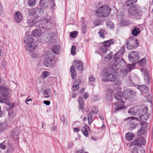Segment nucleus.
Returning <instances> with one entry per match:
<instances>
[{"label":"nucleus","mask_w":153,"mask_h":153,"mask_svg":"<svg viewBox=\"0 0 153 153\" xmlns=\"http://www.w3.org/2000/svg\"><path fill=\"white\" fill-rule=\"evenodd\" d=\"M125 52V48L122 47L120 50L114 56V65L116 66H120L119 68L123 66L125 64V62L122 58L123 54Z\"/></svg>","instance_id":"obj_1"},{"label":"nucleus","mask_w":153,"mask_h":153,"mask_svg":"<svg viewBox=\"0 0 153 153\" xmlns=\"http://www.w3.org/2000/svg\"><path fill=\"white\" fill-rule=\"evenodd\" d=\"M73 65L71 66L70 68V71L71 74V78L74 79L76 77V73L75 69L77 70L83 71V66L82 63L79 60H76L74 61Z\"/></svg>","instance_id":"obj_2"},{"label":"nucleus","mask_w":153,"mask_h":153,"mask_svg":"<svg viewBox=\"0 0 153 153\" xmlns=\"http://www.w3.org/2000/svg\"><path fill=\"white\" fill-rule=\"evenodd\" d=\"M110 13L108 6L105 5L99 8L96 11L95 15L99 17L107 16Z\"/></svg>","instance_id":"obj_3"},{"label":"nucleus","mask_w":153,"mask_h":153,"mask_svg":"<svg viewBox=\"0 0 153 153\" xmlns=\"http://www.w3.org/2000/svg\"><path fill=\"white\" fill-rule=\"evenodd\" d=\"M128 12L130 15L133 16L136 19H140L142 16V12L140 9L136 6L130 7L128 9Z\"/></svg>","instance_id":"obj_4"},{"label":"nucleus","mask_w":153,"mask_h":153,"mask_svg":"<svg viewBox=\"0 0 153 153\" xmlns=\"http://www.w3.org/2000/svg\"><path fill=\"white\" fill-rule=\"evenodd\" d=\"M114 43V41L113 39L104 41L102 42L100 48V51L103 53H105L108 51V48L110 47Z\"/></svg>","instance_id":"obj_5"},{"label":"nucleus","mask_w":153,"mask_h":153,"mask_svg":"<svg viewBox=\"0 0 153 153\" xmlns=\"http://www.w3.org/2000/svg\"><path fill=\"white\" fill-rule=\"evenodd\" d=\"M126 45L129 49H134L139 46L137 40L134 37L129 38L127 41Z\"/></svg>","instance_id":"obj_6"},{"label":"nucleus","mask_w":153,"mask_h":153,"mask_svg":"<svg viewBox=\"0 0 153 153\" xmlns=\"http://www.w3.org/2000/svg\"><path fill=\"white\" fill-rule=\"evenodd\" d=\"M148 108L147 107H144V109L139 108L137 112L140 111L143 112L142 113H141L139 116V119L141 121L145 122L149 118L150 116V114L149 113H147L148 111Z\"/></svg>","instance_id":"obj_7"},{"label":"nucleus","mask_w":153,"mask_h":153,"mask_svg":"<svg viewBox=\"0 0 153 153\" xmlns=\"http://www.w3.org/2000/svg\"><path fill=\"white\" fill-rule=\"evenodd\" d=\"M128 58L131 62H137L139 59V54L136 51H133L128 55Z\"/></svg>","instance_id":"obj_8"},{"label":"nucleus","mask_w":153,"mask_h":153,"mask_svg":"<svg viewBox=\"0 0 153 153\" xmlns=\"http://www.w3.org/2000/svg\"><path fill=\"white\" fill-rule=\"evenodd\" d=\"M135 94L136 92L134 91L131 89H128L123 93V95L124 96L125 100H126L133 97Z\"/></svg>","instance_id":"obj_9"},{"label":"nucleus","mask_w":153,"mask_h":153,"mask_svg":"<svg viewBox=\"0 0 153 153\" xmlns=\"http://www.w3.org/2000/svg\"><path fill=\"white\" fill-rule=\"evenodd\" d=\"M146 143V140L143 137H139L132 142L131 144L132 146H141L144 145Z\"/></svg>","instance_id":"obj_10"},{"label":"nucleus","mask_w":153,"mask_h":153,"mask_svg":"<svg viewBox=\"0 0 153 153\" xmlns=\"http://www.w3.org/2000/svg\"><path fill=\"white\" fill-rule=\"evenodd\" d=\"M116 79V76L115 75L111 74H107L102 79V81L106 82L108 81L114 82Z\"/></svg>","instance_id":"obj_11"},{"label":"nucleus","mask_w":153,"mask_h":153,"mask_svg":"<svg viewBox=\"0 0 153 153\" xmlns=\"http://www.w3.org/2000/svg\"><path fill=\"white\" fill-rule=\"evenodd\" d=\"M140 71L142 72V74L144 76L145 83L146 84H149L150 83V78L148 71L144 68H141Z\"/></svg>","instance_id":"obj_12"},{"label":"nucleus","mask_w":153,"mask_h":153,"mask_svg":"<svg viewBox=\"0 0 153 153\" xmlns=\"http://www.w3.org/2000/svg\"><path fill=\"white\" fill-rule=\"evenodd\" d=\"M23 39L26 45L34 42L35 41V39L27 32L26 33Z\"/></svg>","instance_id":"obj_13"},{"label":"nucleus","mask_w":153,"mask_h":153,"mask_svg":"<svg viewBox=\"0 0 153 153\" xmlns=\"http://www.w3.org/2000/svg\"><path fill=\"white\" fill-rule=\"evenodd\" d=\"M127 119H131L129 122L130 129V130L133 129L135 128L137 126L136 123L134 122V120L138 121L139 119L137 117H128Z\"/></svg>","instance_id":"obj_14"},{"label":"nucleus","mask_w":153,"mask_h":153,"mask_svg":"<svg viewBox=\"0 0 153 153\" xmlns=\"http://www.w3.org/2000/svg\"><path fill=\"white\" fill-rule=\"evenodd\" d=\"M124 100L118 101L114 103L115 106L117 108L114 110V112H116L124 108L125 107L123 106L124 105Z\"/></svg>","instance_id":"obj_15"},{"label":"nucleus","mask_w":153,"mask_h":153,"mask_svg":"<svg viewBox=\"0 0 153 153\" xmlns=\"http://www.w3.org/2000/svg\"><path fill=\"white\" fill-rule=\"evenodd\" d=\"M113 91L112 89H110L107 92L105 100L108 102H111L113 98Z\"/></svg>","instance_id":"obj_16"},{"label":"nucleus","mask_w":153,"mask_h":153,"mask_svg":"<svg viewBox=\"0 0 153 153\" xmlns=\"http://www.w3.org/2000/svg\"><path fill=\"white\" fill-rule=\"evenodd\" d=\"M37 48V46L34 42L27 44L25 46L26 49L29 52L33 51Z\"/></svg>","instance_id":"obj_17"},{"label":"nucleus","mask_w":153,"mask_h":153,"mask_svg":"<svg viewBox=\"0 0 153 153\" xmlns=\"http://www.w3.org/2000/svg\"><path fill=\"white\" fill-rule=\"evenodd\" d=\"M0 94H2L3 97H6L9 95V92L7 88L0 86Z\"/></svg>","instance_id":"obj_18"},{"label":"nucleus","mask_w":153,"mask_h":153,"mask_svg":"<svg viewBox=\"0 0 153 153\" xmlns=\"http://www.w3.org/2000/svg\"><path fill=\"white\" fill-rule=\"evenodd\" d=\"M14 19L17 22H21L22 19V15L19 11H17L14 14Z\"/></svg>","instance_id":"obj_19"},{"label":"nucleus","mask_w":153,"mask_h":153,"mask_svg":"<svg viewBox=\"0 0 153 153\" xmlns=\"http://www.w3.org/2000/svg\"><path fill=\"white\" fill-rule=\"evenodd\" d=\"M114 96L116 99L118 101L125 100L124 96L123 95V93H122L120 91L115 93L114 95Z\"/></svg>","instance_id":"obj_20"},{"label":"nucleus","mask_w":153,"mask_h":153,"mask_svg":"<svg viewBox=\"0 0 153 153\" xmlns=\"http://www.w3.org/2000/svg\"><path fill=\"white\" fill-rule=\"evenodd\" d=\"M53 63L52 60L48 58H45L43 61L44 65L47 67H52Z\"/></svg>","instance_id":"obj_21"},{"label":"nucleus","mask_w":153,"mask_h":153,"mask_svg":"<svg viewBox=\"0 0 153 153\" xmlns=\"http://www.w3.org/2000/svg\"><path fill=\"white\" fill-rule=\"evenodd\" d=\"M49 0H40L39 5L42 8H46L49 5Z\"/></svg>","instance_id":"obj_22"},{"label":"nucleus","mask_w":153,"mask_h":153,"mask_svg":"<svg viewBox=\"0 0 153 153\" xmlns=\"http://www.w3.org/2000/svg\"><path fill=\"white\" fill-rule=\"evenodd\" d=\"M137 88L142 93H146L149 91V88L145 85H138Z\"/></svg>","instance_id":"obj_23"},{"label":"nucleus","mask_w":153,"mask_h":153,"mask_svg":"<svg viewBox=\"0 0 153 153\" xmlns=\"http://www.w3.org/2000/svg\"><path fill=\"white\" fill-rule=\"evenodd\" d=\"M81 83V80L79 79L76 80L74 83V85L72 87V90L75 91L77 90L79 88V85Z\"/></svg>","instance_id":"obj_24"},{"label":"nucleus","mask_w":153,"mask_h":153,"mask_svg":"<svg viewBox=\"0 0 153 153\" xmlns=\"http://www.w3.org/2000/svg\"><path fill=\"white\" fill-rule=\"evenodd\" d=\"M145 150L142 147H134L132 150L133 153H145Z\"/></svg>","instance_id":"obj_25"},{"label":"nucleus","mask_w":153,"mask_h":153,"mask_svg":"<svg viewBox=\"0 0 153 153\" xmlns=\"http://www.w3.org/2000/svg\"><path fill=\"white\" fill-rule=\"evenodd\" d=\"M89 126L86 125H85L82 128L81 131L84 136L87 137L88 135V130H89Z\"/></svg>","instance_id":"obj_26"},{"label":"nucleus","mask_w":153,"mask_h":153,"mask_svg":"<svg viewBox=\"0 0 153 153\" xmlns=\"http://www.w3.org/2000/svg\"><path fill=\"white\" fill-rule=\"evenodd\" d=\"M42 32V30L41 29H36L32 31L31 34L34 37H37L41 34Z\"/></svg>","instance_id":"obj_27"},{"label":"nucleus","mask_w":153,"mask_h":153,"mask_svg":"<svg viewBox=\"0 0 153 153\" xmlns=\"http://www.w3.org/2000/svg\"><path fill=\"white\" fill-rule=\"evenodd\" d=\"M98 34L100 37L102 39H104L107 35L106 31L103 29H100L99 30Z\"/></svg>","instance_id":"obj_28"},{"label":"nucleus","mask_w":153,"mask_h":153,"mask_svg":"<svg viewBox=\"0 0 153 153\" xmlns=\"http://www.w3.org/2000/svg\"><path fill=\"white\" fill-rule=\"evenodd\" d=\"M88 123L89 125H91L94 119V113L93 111H90L88 115Z\"/></svg>","instance_id":"obj_29"},{"label":"nucleus","mask_w":153,"mask_h":153,"mask_svg":"<svg viewBox=\"0 0 153 153\" xmlns=\"http://www.w3.org/2000/svg\"><path fill=\"white\" fill-rule=\"evenodd\" d=\"M140 30L137 27L134 28L132 30V34L133 36H136L140 32Z\"/></svg>","instance_id":"obj_30"},{"label":"nucleus","mask_w":153,"mask_h":153,"mask_svg":"<svg viewBox=\"0 0 153 153\" xmlns=\"http://www.w3.org/2000/svg\"><path fill=\"white\" fill-rule=\"evenodd\" d=\"M4 102L7 104L9 105V101L6 97H4L2 96L0 97V103Z\"/></svg>","instance_id":"obj_31"},{"label":"nucleus","mask_w":153,"mask_h":153,"mask_svg":"<svg viewBox=\"0 0 153 153\" xmlns=\"http://www.w3.org/2000/svg\"><path fill=\"white\" fill-rule=\"evenodd\" d=\"M19 133L18 131H17L16 129L13 130L10 133V136L14 138H16Z\"/></svg>","instance_id":"obj_32"},{"label":"nucleus","mask_w":153,"mask_h":153,"mask_svg":"<svg viewBox=\"0 0 153 153\" xmlns=\"http://www.w3.org/2000/svg\"><path fill=\"white\" fill-rule=\"evenodd\" d=\"M133 137L134 135L132 133H128L126 134V138L127 140H131L133 139Z\"/></svg>","instance_id":"obj_33"},{"label":"nucleus","mask_w":153,"mask_h":153,"mask_svg":"<svg viewBox=\"0 0 153 153\" xmlns=\"http://www.w3.org/2000/svg\"><path fill=\"white\" fill-rule=\"evenodd\" d=\"M49 20L46 19V18L45 17H42L40 18L39 20V22H40L41 24H48L49 23V22H48Z\"/></svg>","instance_id":"obj_34"},{"label":"nucleus","mask_w":153,"mask_h":153,"mask_svg":"<svg viewBox=\"0 0 153 153\" xmlns=\"http://www.w3.org/2000/svg\"><path fill=\"white\" fill-rule=\"evenodd\" d=\"M59 45L53 46V51L55 54L58 55L59 54Z\"/></svg>","instance_id":"obj_35"},{"label":"nucleus","mask_w":153,"mask_h":153,"mask_svg":"<svg viewBox=\"0 0 153 153\" xmlns=\"http://www.w3.org/2000/svg\"><path fill=\"white\" fill-rule=\"evenodd\" d=\"M102 21L100 19H97L95 20L93 22V24L95 26H97L101 25L102 24Z\"/></svg>","instance_id":"obj_36"},{"label":"nucleus","mask_w":153,"mask_h":153,"mask_svg":"<svg viewBox=\"0 0 153 153\" xmlns=\"http://www.w3.org/2000/svg\"><path fill=\"white\" fill-rule=\"evenodd\" d=\"M141 128L143 129L146 131L149 129V127L148 125V123H141Z\"/></svg>","instance_id":"obj_37"},{"label":"nucleus","mask_w":153,"mask_h":153,"mask_svg":"<svg viewBox=\"0 0 153 153\" xmlns=\"http://www.w3.org/2000/svg\"><path fill=\"white\" fill-rule=\"evenodd\" d=\"M8 125L6 123L1 124L0 126V132L7 128Z\"/></svg>","instance_id":"obj_38"},{"label":"nucleus","mask_w":153,"mask_h":153,"mask_svg":"<svg viewBox=\"0 0 153 153\" xmlns=\"http://www.w3.org/2000/svg\"><path fill=\"white\" fill-rule=\"evenodd\" d=\"M96 78L92 76L90 77L88 79V83L90 85H92L95 81Z\"/></svg>","instance_id":"obj_39"},{"label":"nucleus","mask_w":153,"mask_h":153,"mask_svg":"<svg viewBox=\"0 0 153 153\" xmlns=\"http://www.w3.org/2000/svg\"><path fill=\"white\" fill-rule=\"evenodd\" d=\"M49 4H50V6L51 9L52 10L54 8L55 6L54 0H50Z\"/></svg>","instance_id":"obj_40"},{"label":"nucleus","mask_w":153,"mask_h":153,"mask_svg":"<svg viewBox=\"0 0 153 153\" xmlns=\"http://www.w3.org/2000/svg\"><path fill=\"white\" fill-rule=\"evenodd\" d=\"M36 0H29L27 4L30 6L33 7L35 6Z\"/></svg>","instance_id":"obj_41"},{"label":"nucleus","mask_w":153,"mask_h":153,"mask_svg":"<svg viewBox=\"0 0 153 153\" xmlns=\"http://www.w3.org/2000/svg\"><path fill=\"white\" fill-rule=\"evenodd\" d=\"M137 0H128L126 2L128 6H130L136 3Z\"/></svg>","instance_id":"obj_42"},{"label":"nucleus","mask_w":153,"mask_h":153,"mask_svg":"<svg viewBox=\"0 0 153 153\" xmlns=\"http://www.w3.org/2000/svg\"><path fill=\"white\" fill-rule=\"evenodd\" d=\"M146 131L145 130L141 128L137 131V134L138 135H141L144 134Z\"/></svg>","instance_id":"obj_43"},{"label":"nucleus","mask_w":153,"mask_h":153,"mask_svg":"<svg viewBox=\"0 0 153 153\" xmlns=\"http://www.w3.org/2000/svg\"><path fill=\"white\" fill-rule=\"evenodd\" d=\"M49 75H50L49 72L47 71H45L43 72L41 74L42 76L44 78H46V77Z\"/></svg>","instance_id":"obj_44"},{"label":"nucleus","mask_w":153,"mask_h":153,"mask_svg":"<svg viewBox=\"0 0 153 153\" xmlns=\"http://www.w3.org/2000/svg\"><path fill=\"white\" fill-rule=\"evenodd\" d=\"M48 22H49V23H48V24H45L46 26L47 29H50L52 28V27L53 26V24L51 22L50 20H49Z\"/></svg>","instance_id":"obj_45"},{"label":"nucleus","mask_w":153,"mask_h":153,"mask_svg":"<svg viewBox=\"0 0 153 153\" xmlns=\"http://www.w3.org/2000/svg\"><path fill=\"white\" fill-rule=\"evenodd\" d=\"M78 33L76 31L72 32L70 33V36L71 38H74L77 36Z\"/></svg>","instance_id":"obj_46"},{"label":"nucleus","mask_w":153,"mask_h":153,"mask_svg":"<svg viewBox=\"0 0 153 153\" xmlns=\"http://www.w3.org/2000/svg\"><path fill=\"white\" fill-rule=\"evenodd\" d=\"M146 59L145 58H143L139 61L140 65L141 66H144L146 62Z\"/></svg>","instance_id":"obj_47"},{"label":"nucleus","mask_w":153,"mask_h":153,"mask_svg":"<svg viewBox=\"0 0 153 153\" xmlns=\"http://www.w3.org/2000/svg\"><path fill=\"white\" fill-rule=\"evenodd\" d=\"M129 72V71H128V69H122L121 71V72L123 76L127 75V73Z\"/></svg>","instance_id":"obj_48"},{"label":"nucleus","mask_w":153,"mask_h":153,"mask_svg":"<svg viewBox=\"0 0 153 153\" xmlns=\"http://www.w3.org/2000/svg\"><path fill=\"white\" fill-rule=\"evenodd\" d=\"M134 108H130L128 110V113L131 115H135L136 114L135 111L134 110Z\"/></svg>","instance_id":"obj_49"},{"label":"nucleus","mask_w":153,"mask_h":153,"mask_svg":"<svg viewBox=\"0 0 153 153\" xmlns=\"http://www.w3.org/2000/svg\"><path fill=\"white\" fill-rule=\"evenodd\" d=\"M106 25L107 26H109L111 28H113L114 27V25L113 23L110 21L107 22Z\"/></svg>","instance_id":"obj_50"},{"label":"nucleus","mask_w":153,"mask_h":153,"mask_svg":"<svg viewBox=\"0 0 153 153\" xmlns=\"http://www.w3.org/2000/svg\"><path fill=\"white\" fill-rule=\"evenodd\" d=\"M136 82L135 80H130L129 82V85L131 86H134L137 85H136Z\"/></svg>","instance_id":"obj_51"},{"label":"nucleus","mask_w":153,"mask_h":153,"mask_svg":"<svg viewBox=\"0 0 153 153\" xmlns=\"http://www.w3.org/2000/svg\"><path fill=\"white\" fill-rule=\"evenodd\" d=\"M61 120L62 121V122H63V123L64 124H66L67 123V119H66L65 118V117L63 115L61 117Z\"/></svg>","instance_id":"obj_52"},{"label":"nucleus","mask_w":153,"mask_h":153,"mask_svg":"<svg viewBox=\"0 0 153 153\" xmlns=\"http://www.w3.org/2000/svg\"><path fill=\"white\" fill-rule=\"evenodd\" d=\"M112 52L111 51L108 55V56L105 57V59H107L108 60H111L112 58Z\"/></svg>","instance_id":"obj_53"},{"label":"nucleus","mask_w":153,"mask_h":153,"mask_svg":"<svg viewBox=\"0 0 153 153\" xmlns=\"http://www.w3.org/2000/svg\"><path fill=\"white\" fill-rule=\"evenodd\" d=\"M84 23L83 24V25L82 26L81 30L82 32V33L83 34H85L86 31V25H83Z\"/></svg>","instance_id":"obj_54"},{"label":"nucleus","mask_w":153,"mask_h":153,"mask_svg":"<svg viewBox=\"0 0 153 153\" xmlns=\"http://www.w3.org/2000/svg\"><path fill=\"white\" fill-rule=\"evenodd\" d=\"M76 49V47L74 45H73L72 46L71 48V53L72 55H74L75 54Z\"/></svg>","instance_id":"obj_55"},{"label":"nucleus","mask_w":153,"mask_h":153,"mask_svg":"<svg viewBox=\"0 0 153 153\" xmlns=\"http://www.w3.org/2000/svg\"><path fill=\"white\" fill-rule=\"evenodd\" d=\"M9 117L11 118H13L15 116V113L11 111L10 112H9Z\"/></svg>","instance_id":"obj_56"},{"label":"nucleus","mask_w":153,"mask_h":153,"mask_svg":"<svg viewBox=\"0 0 153 153\" xmlns=\"http://www.w3.org/2000/svg\"><path fill=\"white\" fill-rule=\"evenodd\" d=\"M44 92L45 94H48L51 92V89H45Z\"/></svg>","instance_id":"obj_57"},{"label":"nucleus","mask_w":153,"mask_h":153,"mask_svg":"<svg viewBox=\"0 0 153 153\" xmlns=\"http://www.w3.org/2000/svg\"><path fill=\"white\" fill-rule=\"evenodd\" d=\"M78 101L79 103V104H84L83 99L81 97H79L78 99Z\"/></svg>","instance_id":"obj_58"},{"label":"nucleus","mask_w":153,"mask_h":153,"mask_svg":"<svg viewBox=\"0 0 153 153\" xmlns=\"http://www.w3.org/2000/svg\"><path fill=\"white\" fill-rule=\"evenodd\" d=\"M91 111H93L94 114H97L98 112V110L97 108L94 107L93 108Z\"/></svg>","instance_id":"obj_59"},{"label":"nucleus","mask_w":153,"mask_h":153,"mask_svg":"<svg viewBox=\"0 0 153 153\" xmlns=\"http://www.w3.org/2000/svg\"><path fill=\"white\" fill-rule=\"evenodd\" d=\"M6 146L3 144L2 143L0 144V148L1 149H6Z\"/></svg>","instance_id":"obj_60"},{"label":"nucleus","mask_w":153,"mask_h":153,"mask_svg":"<svg viewBox=\"0 0 153 153\" xmlns=\"http://www.w3.org/2000/svg\"><path fill=\"white\" fill-rule=\"evenodd\" d=\"M89 96L87 92L85 93L84 94L83 97L85 99H86Z\"/></svg>","instance_id":"obj_61"},{"label":"nucleus","mask_w":153,"mask_h":153,"mask_svg":"<svg viewBox=\"0 0 153 153\" xmlns=\"http://www.w3.org/2000/svg\"><path fill=\"white\" fill-rule=\"evenodd\" d=\"M131 65H128L127 66L126 69H128V71L130 72L131 70Z\"/></svg>","instance_id":"obj_62"},{"label":"nucleus","mask_w":153,"mask_h":153,"mask_svg":"<svg viewBox=\"0 0 153 153\" xmlns=\"http://www.w3.org/2000/svg\"><path fill=\"white\" fill-rule=\"evenodd\" d=\"M43 103L45 105H49L50 104V102L49 101L45 100L43 102Z\"/></svg>","instance_id":"obj_63"},{"label":"nucleus","mask_w":153,"mask_h":153,"mask_svg":"<svg viewBox=\"0 0 153 153\" xmlns=\"http://www.w3.org/2000/svg\"><path fill=\"white\" fill-rule=\"evenodd\" d=\"M77 153H84L85 151L83 149H80L76 151Z\"/></svg>","instance_id":"obj_64"}]
</instances>
